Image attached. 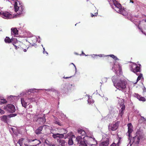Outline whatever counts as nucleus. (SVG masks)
Wrapping results in <instances>:
<instances>
[{"label":"nucleus","mask_w":146,"mask_h":146,"mask_svg":"<svg viewBox=\"0 0 146 146\" xmlns=\"http://www.w3.org/2000/svg\"><path fill=\"white\" fill-rule=\"evenodd\" d=\"M113 2L115 6L114 8V10L117 12L121 13L123 15H125V11L122 8L121 4L115 0H113Z\"/></svg>","instance_id":"f03ea898"},{"label":"nucleus","mask_w":146,"mask_h":146,"mask_svg":"<svg viewBox=\"0 0 146 146\" xmlns=\"http://www.w3.org/2000/svg\"><path fill=\"white\" fill-rule=\"evenodd\" d=\"M58 132L59 133L65 134L67 133V131L66 129L62 128L58 129Z\"/></svg>","instance_id":"4be33fe9"},{"label":"nucleus","mask_w":146,"mask_h":146,"mask_svg":"<svg viewBox=\"0 0 146 146\" xmlns=\"http://www.w3.org/2000/svg\"><path fill=\"white\" fill-rule=\"evenodd\" d=\"M87 146H91L94 145L93 142L94 141V140L92 138L88 137L87 138Z\"/></svg>","instance_id":"f8f14e48"},{"label":"nucleus","mask_w":146,"mask_h":146,"mask_svg":"<svg viewBox=\"0 0 146 146\" xmlns=\"http://www.w3.org/2000/svg\"><path fill=\"white\" fill-rule=\"evenodd\" d=\"M11 129L13 131H14L13 128H11Z\"/></svg>","instance_id":"5fc2aeb1"},{"label":"nucleus","mask_w":146,"mask_h":146,"mask_svg":"<svg viewBox=\"0 0 146 146\" xmlns=\"http://www.w3.org/2000/svg\"><path fill=\"white\" fill-rule=\"evenodd\" d=\"M44 144L48 146H55V145L50 142L47 139H46L44 141Z\"/></svg>","instance_id":"412c9836"},{"label":"nucleus","mask_w":146,"mask_h":146,"mask_svg":"<svg viewBox=\"0 0 146 146\" xmlns=\"http://www.w3.org/2000/svg\"><path fill=\"white\" fill-rule=\"evenodd\" d=\"M57 142L58 143L59 145L61 146H65L66 142L65 140L62 139H58L57 140Z\"/></svg>","instance_id":"a211bd4d"},{"label":"nucleus","mask_w":146,"mask_h":146,"mask_svg":"<svg viewBox=\"0 0 146 146\" xmlns=\"http://www.w3.org/2000/svg\"><path fill=\"white\" fill-rule=\"evenodd\" d=\"M44 126H46V125H44L42 126H41L39 127L35 131V133L36 134H40L41 133V131L43 129V127Z\"/></svg>","instance_id":"6ab92c4d"},{"label":"nucleus","mask_w":146,"mask_h":146,"mask_svg":"<svg viewBox=\"0 0 146 146\" xmlns=\"http://www.w3.org/2000/svg\"><path fill=\"white\" fill-rule=\"evenodd\" d=\"M130 2H131L132 3H134V1H131H131H130Z\"/></svg>","instance_id":"864d4df0"},{"label":"nucleus","mask_w":146,"mask_h":146,"mask_svg":"<svg viewBox=\"0 0 146 146\" xmlns=\"http://www.w3.org/2000/svg\"><path fill=\"white\" fill-rule=\"evenodd\" d=\"M119 140H120H120H121V138L120 137H119Z\"/></svg>","instance_id":"6e6d98bb"},{"label":"nucleus","mask_w":146,"mask_h":146,"mask_svg":"<svg viewBox=\"0 0 146 146\" xmlns=\"http://www.w3.org/2000/svg\"><path fill=\"white\" fill-rule=\"evenodd\" d=\"M146 121V120L145 118L141 116V118L139 119V122L142 123L143 122H144Z\"/></svg>","instance_id":"cd10ccee"},{"label":"nucleus","mask_w":146,"mask_h":146,"mask_svg":"<svg viewBox=\"0 0 146 146\" xmlns=\"http://www.w3.org/2000/svg\"><path fill=\"white\" fill-rule=\"evenodd\" d=\"M103 140L104 141L100 144V146H108L109 144V138H105L103 139Z\"/></svg>","instance_id":"9d476101"},{"label":"nucleus","mask_w":146,"mask_h":146,"mask_svg":"<svg viewBox=\"0 0 146 146\" xmlns=\"http://www.w3.org/2000/svg\"><path fill=\"white\" fill-rule=\"evenodd\" d=\"M21 101L22 106L24 107L25 108H26L27 105V103L25 101L24 99V98H21Z\"/></svg>","instance_id":"5701e85b"},{"label":"nucleus","mask_w":146,"mask_h":146,"mask_svg":"<svg viewBox=\"0 0 146 146\" xmlns=\"http://www.w3.org/2000/svg\"><path fill=\"white\" fill-rule=\"evenodd\" d=\"M138 28H139V29H140V30H141V32L143 33V31H142V29H141V28H140V27H138Z\"/></svg>","instance_id":"09e8293b"},{"label":"nucleus","mask_w":146,"mask_h":146,"mask_svg":"<svg viewBox=\"0 0 146 146\" xmlns=\"http://www.w3.org/2000/svg\"><path fill=\"white\" fill-rule=\"evenodd\" d=\"M128 127V131L127 132V135L128 136H130V133L133 131V126L131 123H129L127 124Z\"/></svg>","instance_id":"ddd939ff"},{"label":"nucleus","mask_w":146,"mask_h":146,"mask_svg":"<svg viewBox=\"0 0 146 146\" xmlns=\"http://www.w3.org/2000/svg\"><path fill=\"white\" fill-rule=\"evenodd\" d=\"M121 101L118 103V105L121 108L119 110V117H122V115L124 113V110H125V107L124 105V100L123 99L120 100Z\"/></svg>","instance_id":"20e7f679"},{"label":"nucleus","mask_w":146,"mask_h":146,"mask_svg":"<svg viewBox=\"0 0 146 146\" xmlns=\"http://www.w3.org/2000/svg\"><path fill=\"white\" fill-rule=\"evenodd\" d=\"M142 133L140 131H138L136 133V135L133 137L134 141L135 143L138 144L140 139L142 137Z\"/></svg>","instance_id":"0eeeda50"},{"label":"nucleus","mask_w":146,"mask_h":146,"mask_svg":"<svg viewBox=\"0 0 146 146\" xmlns=\"http://www.w3.org/2000/svg\"><path fill=\"white\" fill-rule=\"evenodd\" d=\"M11 0L12 1H14V0Z\"/></svg>","instance_id":"052dcab7"},{"label":"nucleus","mask_w":146,"mask_h":146,"mask_svg":"<svg viewBox=\"0 0 146 146\" xmlns=\"http://www.w3.org/2000/svg\"><path fill=\"white\" fill-rule=\"evenodd\" d=\"M109 56H110V57L113 58L114 60H119V59L115 56H114L113 54H111L109 55Z\"/></svg>","instance_id":"c85d7f7f"},{"label":"nucleus","mask_w":146,"mask_h":146,"mask_svg":"<svg viewBox=\"0 0 146 146\" xmlns=\"http://www.w3.org/2000/svg\"><path fill=\"white\" fill-rule=\"evenodd\" d=\"M121 143V142L120 141V140H119L118 143H117V146H120V145Z\"/></svg>","instance_id":"a19ab883"},{"label":"nucleus","mask_w":146,"mask_h":146,"mask_svg":"<svg viewBox=\"0 0 146 146\" xmlns=\"http://www.w3.org/2000/svg\"><path fill=\"white\" fill-rule=\"evenodd\" d=\"M143 77V74H140L138 76L137 78V81L138 82V81L140 80Z\"/></svg>","instance_id":"72a5a7b5"},{"label":"nucleus","mask_w":146,"mask_h":146,"mask_svg":"<svg viewBox=\"0 0 146 146\" xmlns=\"http://www.w3.org/2000/svg\"><path fill=\"white\" fill-rule=\"evenodd\" d=\"M58 137L60 138H63L64 137V134H63L58 133Z\"/></svg>","instance_id":"f704fd0d"},{"label":"nucleus","mask_w":146,"mask_h":146,"mask_svg":"<svg viewBox=\"0 0 146 146\" xmlns=\"http://www.w3.org/2000/svg\"><path fill=\"white\" fill-rule=\"evenodd\" d=\"M97 14V13H96L95 15H93L92 13H91V15L92 17H93L96 16Z\"/></svg>","instance_id":"4c0bfd02"},{"label":"nucleus","mask_w":146,"mask_h":146,"mask_svg":"<svg viewBox=\"0 0 146 146\" xmlns=\"http://www.w3.org/2000/svg\"><path fill=\"white\" fill-rule=\"evenodd\" d=\"M23 51L25 52H26L27 51V50L26 49H24Z\"/></svg>","instance_id":"3c124183"},{"label":"nucleus","mask_w":146,"mask_h":146,"mask_svg":"<svg viewBox=\"0 0 146 146\" xmlns=\"http://www.w3.org/2000/svg\"><path fill=\"white\" fill-rule=\"evenodd\" d=\"M93 55L94 56H93L94 57H95V56H99L100 57H102V54H100L99 55H94V54Z\"/></svg>","instance_id":"c03bdc74"},{"label":"nucleus","mask_w":146,"mask_h":146,"mask_svg":"<svg viewBox=\"0 0 146 146\" xmlns=\"http://www.w3.org/2000/svg\"><path fill=\"white\" fill-rule=\"evenodd\" d=\"M35 90V89H30L29 92H33Z\"/></svg>","instance_id":"ea45409f"},{"label":"nucleus","mask_w":146,"mask_h":146,"mask_svg":"<svg viewBox=\"0 0 146 146\" xmlns=\"http://www.w3.org/2000/svg\"><path fill=\"white\" fill-rule=\"evenodd\" d=\"M139 66H137V64L133 63L130 66V70L131 71L135 73H136L138 72L141 71L140 66L141 64L138 65Z\"/></svg>","instance_id":"423d86ee"},{"label":"nucleus","mask_w":146,"mask_h":146,"mask_svg":"<svg viewBox=\"0 0 146 146\" xmlns=\"http://www.w3.org/2000/svg\"><path fill=\"white\" fill-rule=\"evenodd\" d=\"M25 143L29 144V146H37L41 143V141L37 139H28Z\"/></svg>","instance_id":"39448f33"},{"label":"nucleus","mask_w":146,"mask_h":146,"mask_svg":"<svg viewBox=\"0 0 146 146\" xmlns=\"http://www.w3.org/2000/svg\"><path fill=\"white\" fill-rule=\"evenodd\" d=\"M143 95L146 97V88L144 87L143 89Z\"/></svg>","instance_id":"c9c22d12"},{"label":"nucleus","mask_w":146,"mask_h":146,"mask_svg":"<svg viewBox=\"0 0 146 146\" xmlns=\"http://www.w3.org/2000/svg\"><path fill=\"white\" fill-rule=\"evenodd\" d=\"M130 1H131V0H130Z\"/></svg>","instance_id":"680f3d73"},{"label":"nucleus","mask_w":146,"mask_h":146,"mask_svg":"<svg viewBox=\"0 0 146 146\" xmlns=\"http://www.w3.org/2000/svg\"><path fill=\"white\" fill-rule=\"evenodd\" d=\"M112 80L114 86L117 89L123 92L126 90L127 83L125 80L118 79L116 76H113Z\"/></svg>","instance_id":"f257e3e1"},{"label":"nucleus","mask_w":146,"mask_h":146,"mask_svg":"<svg viewBox=\"0 0 146 146\" xmlns=\"http://www.w3.org/2000/svg\"><path fill=\"white\" fill-rule=\"evenodd\" d=\"M116 144L114 143L111 144L110 146H116Z\"/></svg>","instance_id":"37998d69"},{"label":"nucleus","mask_w":146,"mask_h":146,"mask_svg":"<svg viewBox=\"0 0 146 146\" xmlns=\"http://www.w3.org/2000/svg\"><path fill=\"white\" fill-rule=\"evenodd\" d=\"M78 133L80 134L82 136L85 135H86V133L85 131L80 129H79L78 130Z\"/></svg>","instance_id":"393cba45"},{"label":"nucleus","mask_w":146,"mask_h":146,"mask_svg":"<svg viewBox=\"0 0 146 146\" xmlns=\"http://www.w3.org/2000/svg\"><path fill=\"white\" fill-rule=\"evenodd\" d=\"M71 77H72V76H70V77H65L64 76V77H63V78H65V79H67V78H71Z\"/></svg>","instance_id":"49530a36"},{"label":"nucleus","mask_w":146,"mask_h":146,"mask_svg":"<svg viewBox=\"0 0 146 146\" xmlns=\"http://www.w3.org/2000/svg\"><path fill=\"white\" fill-rule=\"evenodd\" d=\"M11 30L12 35L14 36H17L18 35V31L16 28H12Z\"/></svg>","instance_id":"4468645a"},{"label":"nucleus","mask_w":146,"mask_h":146,"mask_svg":"<svg viewBox=\"0 0 146 146\" xmlns=\"http://www.w3.org/2000/svg\"><path fill=\"white\" fill-rule=\"evenodd\" d=\"M75 139V136L72 135L69 139L68 141V144L70 145H72L74 143L73 140Z\"/></svg>","instance_id":"dca6fc26"},{"label":"nucleus","mask_w":146,"mask_h":146,"mask_svg":"<svg viewBox=\"0 0 146 146\" xmlns=\"http://www.w3.org/2000/svg\"><path fill=\"white\" fill-rule=\"evenodd\" d=\"M88 138V136L84 137L82 140L80 141V144L83 146H87V141L86 140Z\"/></svg>","instance_id":"2eb2a0df"},{"label":"nucleus","mask_w":146,"mask_h":146,"mask_svg":"<svg viewBox=\"0 0 146 146\" xmlns=\"http://www.w3.org/2000/svg\"><path fill=\"white\" fill-rule=\"evenodd\" d=\"M8 117V115H4L1 117V119L2 121L6 123L7 122Z\"/></svg>","instance_id":"b1692460"},{"label":"nucleus","mask_w":146,"mask_h":146,"mask_svg":"<svg viewBox=\"0 0 146 146\" xmlns=\"http://www.w3.org/2000/svg\"><path fill=\"white\" fill-rule=\"evenodd\" d=\"M0 14L7 19H11L13 17L12 15L8 12H0Z\"/></svg>","instance_id":"9b49d317"},{"label":"nucleus","mask_w":146,"mask_h":146,"mask_svg":"<svg viewBox=\"0 0 146 146\" xmlns=\"http://www.w3.org/2000/svg\"><path fill=\"white\" fill-rule=\"evenodd\" d=\"M40 119H42V120H44L43 118H40Z\"/></svg>","instance_id":"13d9d810"},{"label":"nucleus","mask_w":146,"mask_h":146,"mask_svg":"<svg viewBox=\"0 0 146 146\" xmlns=\"http://www.w3.org/2000/svg\"><path fill=\"white\" fill-rule=\"evenodd\" d=\"M3 109L11 113H13L15 111V106L11 104H8L7 106H4Z\"/></svg>","instance_id":"6e6552de"},{"label":"nucleus","mask_w":146,"mask_h":146,"mask_svg":"<svg viewBox=\"0 0 146 146\" xmlns=\"http://www.w3.org/2000/svg\"><path fill=\"white\" fill-rule=\"evenodd\" d=\"M4 113L5 112L3 110H1V109H0V113L4 114Z\"/></svg>","instance_id":"79ce46f5"},{"label":"nucleus","mask_w":146,"mask_h":146,"mask_svg":"<svg viewBox=\"0 0 146 146\" xmlns=\"http://www.w3.org/2000/svg\"><path fill=\"white\" fill-rule=\"evenodd\" d=\"M88 103L89 104H93L94 102V101L92 98H89L88 100Z\"/></svg>","instance_id":"c756f323"},{"label":"nucleus","mask_w":146,"mask_h":146,"mask_svg":"<svg viewBox=\"0 0 146 146\" xmlns=\"http://www.w3.org/2000/svg\"><path fill=\"white\" fill-rule=\"evenodd\" d=\"M13 45L15 47V48L16 49H17V45H15L14 43H13Z\"/></svg>","instance_id":"a18cd8bd"},{"label":"nucleus","mask_w":146,"mask_h":146,"mask_svg":"<svg viewBox=\"0 0 146 146\" xmlns=\"http://www.w3.org/2000/svg\"><path fill=\"white\" fill-rule=\"evenodd\" d=\"M52 133L53 134L52 137L56 139L57 137H58V135H59L58 133L54 134V133Z\"/></svg>","instance_id":"473e14b6"},{"label":"nucleus","mask_w":146,"mask_h":146,"mask_svg":"<svg viewBox=\"0 0 146 146\" xmlns=\"http://www.w3.org/2000/svg\"><path fill=\"white\" fill-rule=\"evenodd\" d=\"M145 22H146V19L145 20Z\"/></svg>","instance_id":"bf43d9fd"},{"label":"nucleus","mask_w":146,"mask_h":146,"mask_svg":"<svg viewBox=\"0 0 146 146\" xmlns=\"http://www.w3.org/2000/svg\"><path fill=\"white\" fill-rule=\"evenodd\" d=\"M119 125V122L117 121L114 124H110L108 126V129L109 131H114L117 130Z\"/></svg>","instance_id":"1a4fd4ad"},{"label":"nucleus","mask_w":146,"mask_h":146,"mask_svg":"<svg viewBox=\"0 0 146 146\" xmlns=\"http://www.w3.org/2000/svg\"><path fill=\"white\" fill-rule=\"evenodd\" d=\"M54 123H55V124H57L60 126H62L63 125L61 122H60L59 121H54Z\"/></svg>","instance_id":"7c9ffc66"},{"label":"nucleus","mask_w":146,"mask_h":146,"mask_svg":"<svg viewBox=\"0 0 146 146\" xmlns=\"http://www.w3.org/2000/svg\"><path fill=\"white\" fill-rule=\"evenodd\" d=\"M72 64H73L74 65V67H75V69H76V67L75 66L73 63H72Z\"/></svg>","instance_id":"603ef678"},{"label":"nucleus","mask_w":146,"mask_h":146,"mask_svg":"<svg viewBox=\"0 0 146 146\" xmlns=\"http://www.w3.org/2000/svg\"><path fill=\"white\" fill-rule=\"evenodd\" d=\"M14 8L15 11L16 12L18 11L17 13L19 15L22 14L24 9L23 6L19 2L17 1V2L15 1L14 4Z\"/></svg>","instance_id":"7ed1b4c3"},{"label":"nucleus","mask_w":146,"mask_h":146,"mask_svg":"<svg viewBox=\"0 0 146 146\" xmlns=\"http://www.w3.org/2000/svg\"><path fill=\"white\" fill-rule=\"evenodd\" d=\"M135 96L140 101L144 102L146 101V99L144 97L141 96L139 95L138 94H135Z\"/></svg>","instance_id":"f3484780"},{"label":"nucleus","mask_w":146,"mask_h":146,"mask_svg":"<svg viewBox=\"0 0 146 146\" xmlns=\"http://www.w3.org/2000/svg\"><path fill=\"white\" fill-rule=\"evenodd\" d=\"M16 115H17L16 114H13L8 115V116L9 117H15Z\"/></svg>","instance_id":"e433bc0d"},{"label":"nucleus","mask_w":146,"mask_h":146,"mask_svg":"<svg viewBox=\"0 0 146 146\" xmlns=\"http://www.w3.org/2000/svg\"><path fill=\"white\" fill-rule=\"evenodd\" d=\"M111 0H108V1L109 2H110V1H111Z\"/></svg>","instance_id":"4d7b16f0"},{"label":"nucleus","mask_w":146,"mask_h":146,"mask_svg":"<svg viewBox=\"0 0 146 146\" xmlns=\"http://www.w3.org/2000/svg\"><path fill=\"white\" fill-rule=\"evenodd\" d=\"M7 101L5 99H1L0 101V104H3L6 103Z\"/></svg>","instance_id":"2f4dec72"},{"label":"nucleus","mask_w":146,"mask_h":146,"mask_svg":"<svg viewBox=\"0 0 146 146\" xmlns=\"http://www.w3.org/2000/svg\"><path fill=\"white\" fill-rule=\"evenodd\" d=\"M24 139L23 138H21L19 139L17 143L19 144L20 146H21L22 145L23 141Z\"/></svg>","instance_id":"bb28decb"},{"label":"nucleus","mask_w":146,"mask_h":146,"mask_svg":"<svg viewBox=\"0 0 146 146\" xmlns=\"http://www.w3.org/2000/svg\"><path fill=\"white\" fill-rule=\"evenodd\" d=\"M82 54H83V55H85V56H86V55L84 53V52H83V51H82Z\"/></svg>","instance_id":"8fccbe9b"},{"label":"nucleus","mask_w":146,"mask_h":146,"mask_svg":"<svg viewBox=\"0 0 146 146\" xmlns=\"http://www.w3.org/2000/svg\"><path fill=\"white\" fill-rule=\"evenodd\" d=\"M82 138L81 136H77L76 138H75V139L77 143H78L79 141H81L82 140Z\"/></svg>","instance_id":"a878e982"},{"label":"nucleus","mask_w":146,"mask_h":146,"mask_svg":"<svg viewBox=\"0 0 146 146\" xmlns=\"http://www.w3.org/2000/svg\"><path fill=\"white\" fill-rule=\"evenodd\" d=\"M13 40V38L10 39L9 37L6 36L5 39L4 41L6 43H11Z\"/></svg>","instance_id":"aec40b11"},{"label":"nucleus","mask_w":146,"mask_h":146,"mask_svg":"<svg viewBox=\"0 0 146 146\" xmlns=\"http://www.w3.org/2000/svg\"><path fill=\"white\" fill-rule=\"evenodd\" d=\"M67 86V85L66 84H64L63 85V87H64V88H65V87H66Z\"/></svg>","instance_id":"de8ad7c7"},{"label":"nucleus","mask_w":146,"mask_h":146,"mask_svg":"<svg viewBox=\"0 0 146 146\" xmlns=\"http://www.w3.org/2000/svg\"><path fill=\"white\" fill-rule=\"evenodd\" d=\"M43 49H44V50L43 51V53L44 54H46V55H48V53L47 52L45 51L44 48H43Z\"/></svg>","instance_id":"58836bf2"}]
</instances>
